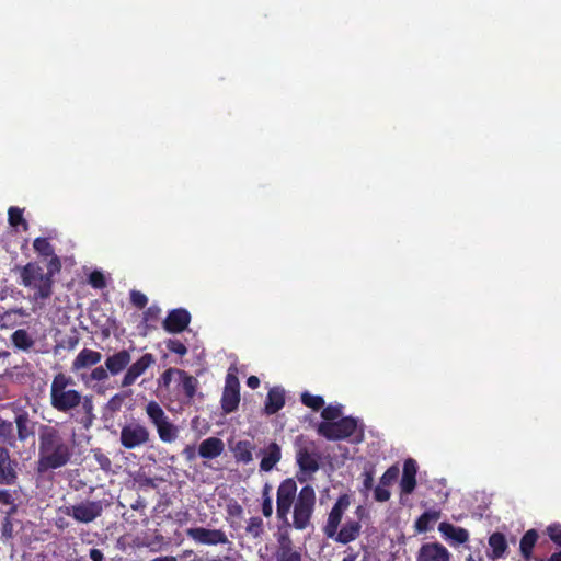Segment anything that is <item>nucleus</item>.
I'll return each instance as SVG.
<instances>
[{
    "label": "nucleus",
    "mask_w": 561,
    "mask_h": 561,
    "mask_svg": "<svg viewBox=\"0 0 561 561\" xmlns=\"http://www.w3.org/2000/svg\"><path fill=\"white\" fill-rule=\"evenodd\" d=\"M182 454L187 461H193L196 458V448L194 445H186Z\"/></svg>",
    "instance_id": "obj_56"
},
{
    "label": "nucleus",
    "mask_w": 561,
    "mask_h": 561,
    "mask_svg": "<svg viewBox=\"0 0 561 561\" xmlns=\"http://www.w3.org/2000/svg\"><path fill=\"white\" fill-rule=\"evenodd\" d=\"M80 405H82L85 417L89 420V422H92V420L94 419V404L92 396H82V401Z\"/></svg>",
    "instance_id": "obj_48"
},
{
    "label": "nucleus",
    "mask_w": 561,
    "mask_h": 561,
    "mask_svg": "<svg viewBox=\"0 0 561 561\" xmlns=\"http://www.w3.org/2000/svg\"><path fill=\"white\" fill-rule=\"evenodd\" d=\"M180 387L184 393V402L190 404L198 389V380L185 370L179 373Z\"/></svg>",
    "instance_id": "obj_25"
},
{
    "label": "nucleus",
    "mask_w": 561,
    "mask_h": 561,
    "mask_svg": "<svg viewBox=\"0 0 561 561\" xmlns=\"http://www.w3.org/2000/svg\"><path fill=\"white\" fill-rule=\"evenodd\" d=\"M285 405V391L279 387L272 388L266 397L264 411L267 415L277 413Z\"/></svg>",
    "instance_id": "obj_23"
},
{
    "label": "nucleus",
    "mask_w": 561,
    "mask_h": 561,
    "mask_svg": "<svg viewBox=\"0 0 561 561\" xmlns=\"http://www.w3.org/2000/svg\"><path fill=\"white\" fill-rule=\"evenodd\" d=\"M12 345L23 352H30L34 346L35 340L25 329L15 330L10 336Z\"/></svg>",
    "instance_id": "obj_30"
},
{
    "label": "nucleus",
    "mask_w": 561,
    "mask_h": 561,
    "mask_svg": "<svg viewBox=\"0 0 561 561\" xmlns=\"http://www.w3.org/2000/svg\"><path fill=\"white\" fill-rule=\"evenodd\" d=\"M130 362V351L124 348L108 355L104 365L94 367L88 375L81 374L80 378L84 385H90L91 382H105L110 376H117L124 370L126 371Z\"/></svg>",
    "instance_id": "obj_4"
},
{
    "label": "nucleus",
    "mask_w": 561,
    "mask_h": 561,
    "mask_svg": "<svg viewBox=\"0 0 561 561\" xmlns=\"http://www.w3.org/2000/svg\"><path fill=\"white\" fill-rule=\"evenodd\" d=\"M247 533L250 534L254 538L261 537L263 534V520L261 517H251L248 522Z\"/></svg>",
    "instance_id": "obj_39"
},
{
    "label": "nucleus",
    "mask_w": 561,
    "mask_h": 561,
    "mask_svg": "<svg viewBox=\"0 0 561 561\" xmlns=\"http://www.w3.org/2000/svg\"><path fill=\"white\" fill-rule=\"evenodd\" d=\"M33 248L39 256L49 257V260L53 257H59L58 255H56L54 247L51 245V243L48 241L47 238H44V237L36 238L33 241Z\"/></svg>",
    "instance_id": "obj_34"
},
{
    "label": "nucleus",
    "mask_w": 561,
    "mask_h": 561,
    "mask_svg": "<svg viewBox=\"0 0 561 561\" xmlns=\"http://www.w3.org/2000/svg\"><path fill=\"white\" fill-rule=\"evenodd\" d=\"M247 386L251 389H256L260 386V379L256 376H250L247 379Z\"/></svg>",
    "instance_id": "obj_58"
},
{
    "label": "nucleus",
    "mask_w": 561,
    "mask_h": 561,
    "mask_svg": "<svg viewBox=\"0 0 561 561\" xmlns=\"http://www.w3.org/2000/svg\"><path fill=\"white\" fill-rule=\"evenodd\" d=\"M362 533V524L359 520L348 519L342 527L332 530L325 537L333 539L337 543L347 545L355 541Z\"/></svg>",
    "instance_id": "obj_15"
},
{
    "label": "nucleus",
    "mask_w": 561,
    "mask_h": 561,
    "mask_svg": "<svg viewBox=\"0 0 561 561\" xmlns=\"http://www.w3.org/2000/svg\"><path fill=\"white\" fill-rule=\"evenodd\" d=\"M73 385V378L65 373H58L54 376L50 385L49 400L50 405L56 411L68 413L81 404V392L76 389L68 388Z\"/></svg>",
    "instance_id": "obj_3"
},
{
    "label": "nucleus",
    "mask_w": 561,
    "mask_h": 561,
    "mask_svg": "<svg viewBox=\"0 0 561 561\" xmlns=\"http://www.w3.org/2000/svg\"><path fill=\"white\" fill-rule=\"evenodd\" d=\"M130 302L138 309H144L148 304L147 296L136 289H133L130 291Z\"/></svg>",
    "instance_id": "obj_46"
},
{
    "label": "nucleus",
    "mask_w": 561,
    "mask_h": 561,
    "mask_svg": "<svg viewBox=\"0 0 561 561\" xmlns=\"http://www.w3.org/2000/svg\"><path fill=\"white\" fill-rule=\"evenodd\" d=\"M390 491L387 489V486L380 483L374 490V499L377 502H387L390 499Z\"/></svg>",
    "instance_id": "obj_53"
},
{
    "label": "nucleus",
    "mask_w": 561,
    "mask_h": 561,
    "mask_svg": "<svg viewBox=\"0 0 561 561\" xmlns=\"http://www.w3.org/2000/svg\"><path fill=\"white\" fill-rule=\"evenodd\" d=\"M451 553L439 542H426L421 546L416 561H450Z\"/></svg>",
    "instance_id": "obj_17"
},
{
    "label": "nucleus",
    "mask_w": 561,
    "mask_h": 561,
    "mask_svg": "<svg viewBox=\"0 0 561 561\" xmlns=\"http://www.w3.org/2000/svg\"><path fill=\"white\" fill-rule=\"evenodd\" d=\"M151 561H178L173 556H163L152 559Z\"/></svg>",
    "instance_id": "obj_60"
},
{
    "label": "nucleus",
    "mask_w": 561,
    "mask_h": 561,
    "mask_svg": "<svg viewBox=\"0 0 561 561\" xmlns=\"http://www.w3.org/2000/svg\"><path fill=\"white\" fill-rule=\"evenodd\" d=\"M165 346L168 351L179 356H184L187 354V347L180 340L169 339L165 341Z\"/></svg>",
    "instance_id": "obj_44"
},
{
    "label": "nucleus",
    "mask_w": 561,
    "mask_h": 561,
    "mask_svg": "<svg viewBox=\"0 0 561 561\" xmlns=\"http://www.w3.org/2000/svg\"><path fill=\"white\" fill-rule=\"evenodd\" d=\"M357 553H350L348 556L344 557L342 561H356Z\"/></svg>",
    "instance_id": "obj_62"
},
{
    "label": "nucleus",
    "mask_w": 561,
    "mask_h": 561,
    "mask_svg": "<svg viewBox=\"0 0 561 561\" xmlns=\"http://www.w3.org/2000/svg\"><path fill=\"white\" fill-rule=\"evenodd\" d=\"M224 391H232V392H240V382L238 377L232 374L228 373L225 379V387Z\"/></svg>",
    "instance_id": "obj_49"
},
{
    "label": "nucleus",
    "mask_w": 561,
    "mask_h": 561,
    "mask_svg": "<svg viewBox=\"0 0 561 561\" xmlns=\"http://www.w3.org/2000/svg\"><path fill=\"white\" fill-rule=\"evenodd\" d=\"M489 546L491 548L490 558L493 560L504 558L508 548L506 537L499 531L489 537Z\"/></svg>",
    "instance_id": "obj_28"
},
{
    "label": "nucleus",
    "mask_w": 561,
    "mask_h": 561,
    "mask_svg": "<svg viewBox=\"0 0 561 561\" xmlns=\"http://www.w3.org/2000/svg\"><path fill=\"white\" fill-rule=\"evenodd\" d=\"M145 410L156 427L160 440L168 444L173 443L179 436V427L170 421L161 405L152 400L147 403Z\"/></svg>",
    "instance_id": "obj_6"
},
{
    "label": "nucleus",
    "mask_w": 561,
    "mask_h": 561,
    "mask_svg": "<svg viewBox=\"0 0 561 561\" xmlns=\"http://www.w3.org/2000/svg\"><path fill=\"white\" fill-rule=\"evenodd\" d=\"M8 215H9V218H8L9 224L12 227L23 226V229L27 230V227H28L27 221L23 218V213L20 208L10 207Z\"/></svg>",
    "instance_id": "obj_37"
},
{
    "label": "nucleus",
    "mask_w": 561,
    "mask_h": 561,
    "mask_svg": "<svg viewBox=\"0 0 561 561\" xmlns=\"http://www.w3.org/2000/svg\"><path fill=\"white\" fill-rule=\"evenodd\" d=\"M182 371V369L178 368H168L165 369L161 376L158 379V387L160 389H169L170 385L172 382V378L174 375L179 376V373Z\"/></svg>",
    "instance_id": "obj_40"
},
{
    "label": "nucleus",
    "mask_w": 561,
    "mask_h": 561,
    "mask_svg": "<svg viewBox=\"0 0 561 561\" xmlns=\"http://www.w3.org/2000/svg\"><path fill=\"white\" fill-rule=\"evenodd\" d=\"M351 504V497L348 494H342L337 497L333 507L331 508L327 523L324 524L322 531L327 536L334 529H337L341 525L342 518Z\"/></svg>",
    "instance_id": "obj_14"
},
{
    "label": "nucleus",
    "mask_w": 561,
    "mask_h": 561,
    "mask_svg": "<svg viewBox=\"0 0 561 561\" xmlns=\"http://www.w3.org/2000/svg\"><path fill=\"white\" fill-rule=\"evenodd\" d=\"M296 462L301 473L311 476L320 469L321 456L313 440L302 435L295 439Z\"/></svg>",
    "instance_id": "obj_5"
},
{
    "label": "nucleus",
    "mask_w": 561,
    "mask_h": 561,
    "mask_svg": "<svg viewBox=\"0 0 561 561\" xmlns=\"http://www.w3.org/2000/svg\"><path fill=\"white\" fill-rule=\"evenodd\" d=\"M0 444L15 445L13 423L3 419H0Z\"/></svg>",
    "instance_id": "obj_35"
},
{
    "label": "nucleus",
    "mask_w": 561,
    "mask_h": 561,
    "mask_svg": "<svg viewBox=\"0 0 561 561\" xmlns=\"http://www.w3.org/2000/svg\"><path fill=\"white\" fill-rule=\"evenodd\" d=\"M227 514L231 517L240 518L243 514V508L241 504L238 503L234 499H230L227 503Z\"/></svg>",
    "instance_id": "obj_51"
},
{
    "label": "nucleus",
    "mask_w": 561,
    "mask_h": 561,
    "mask_svg": "<svg viewBox=\"0 0 561 561\" xmlns=\"http://www.w3.org/2000/svg\"><path fill=\"white\" fill-rule=\"evenodd\" d=\"M547 561H561V551L553 552Z\"/></svg>",
    "instance_id": "obj_61"
},
{
    "label": "nucleus",
    "mask_w": 561,
    "mask_h": 561,
    "mask_svg": "<svg viewBox=\"0 0 561 561\" xmlns=\"http://www.w3.org/2000/svg\"><path fill=\"white\" fill-rule=\"evenodd\" d=\"M94 459L100 466V468L106 472L111 471L112 469V461L111 459L103 454L102 451L98 450L94 453Z\"/></svg>",
    "instance_id": "obj_52"
},
{
    "label": "nucleus",
    "mask_w": 561,
    "mask_h": 561,
    "mask_svg": "<svg viewBox=\"0 0 561 561\" xmlns=\"http://www.w3.org/2000/svg\"><path fill=\"white\" fill-rule=\"evenodd\" d=\"M438 530L446 539H450L455 545H462L469 540V533L467 529L454 526L447 522L440 523Z\"/></svg>",
    "instance_id": "obj_22"
},
{
    "label": "nucleus",
    "mask_w": 561,
    "mask_h": 561,
    "mask_svg": "<svg viewBox=\"0 0 561 561\" xmlns=\"http://www.w3.org/2000/svg\"><path fill=\"white\" fill-rule=\"evenodd\" d=\"M358 428V422L352 416L342 417L335 422H321L317 427L319 435L328 440H343L353 436Z\"/></svg>",
    "instance_id": "obj_8"
},
{
    "label": "nucleus",
    "mask_w": 561,
    "mask_h": 561,
    "mask_svg": "<svg viewBox=\"0 0 561 561\" xmlns=\"http://www.w3.org/2000/svg\"><path fill=\"white\" fill-rule=\"evenodd\" d=\"M363 436H364V433H363V430H360L358 436L356 437V439L354 442L355 443L362 442L363 440Z\"/></svg>",
    "instance_id": "obj_63"
},
{
    "label": "nucleus",
    "mask_w": 561,
    "mask_h": 561,
    "mask_svg": "<svg viewBox=\"0 0 561 561\" xmlns=\"http://www.w3.org/2000/svg\"><path fill=\"white\" fill-rule=\"evenodd\" d=\"M60 257H53L47 263V272L37 262H28L24 266H16L21 284L33 288L35 300H46L53 295L54 276L61 271Z\"/></svg>",
    "instance_id": "obj_2"
},
{
    "label": "nucleus",
    "mask_w": 561,
    "mask_h": 561,
    "mask_svg": "<svg viewBox=\"0 0 561 561\" xmlns=\"http://www.w3.org/2000/svg\"><path fill=\"white\" fill-rule=\"evenodd\" d=\"M102 360V354L98 351L84 347L72 360L71 370L78 373L84 368L98 365Z\"/></svg>",
    "instance_id": "obj_19"
},
{
    "label": "nucleus",
    "mask_w": 561,
    "mask_h": 561,
    "mask_svg": "<svg viewBox=\"0 0 561 561\" xmlns=\"http://www.w3.org/2000/svg\"><path fill=\"white\" fill-rule=\"evenodd\" d=\"M342 414L341 405H328L322 408L321 416L324 422H335Z\"/></svg>",
    "instance_id": "obj_41"
},
{
    "label": "nucleus",
    "mask_w": 561,
    "mask_h": 561,
    "mask_svg": "<svg viewBox=\"0 0 561 561\" xmlns=\"http://www.w3.org/2000/svg\"><path fill=\"white\" fill-rule=\"evenodd\" d=\"M547 535L557 545L561 547V524H551L547 527Z\"/></svg>",
    "instance_id": "obj_50"
},
{
    "label": "nucleus",
    "mask_w": 561,
    "mask_h": 561,
    "mask_svg": "<svg viewBox=\"0 0 561 561\" xmlns=\"http://www.w3.org/2000/svg\"><path fill=\"white\" fill-rule=\"evenodd\" d=\"M316 505V492L311 485H305L299 491L294 504L293 526L298 530L306 529L312 517Z\"/></svg>",
    "instance_id": "obj_7"
},
{
    "label": "nucleus",
    "mask_w": 561,
    "mask_h": 561,
    "mask_svg": "<svg viewBox=\"0 0 561 561\" xmlns=\"http://www.w3.org/2000/svg\"><path fill=\"white\" fill-rule=\"evenodd\" d=\"M297 494V483L288 478L280 482L276 492V516L278 520L288 525V514Z\"/></svg>",
    "instance_id": "obj_9"
},
{
    "label": "nucleus",
    "mask_w": 561,
    "mask_h": 561,
    "mask_svg": "<svg viewBox=\"0 0 561 561\" xmlns=\"http://www.w3.org/2000/svg\"><path fill=\"white\" fill-rule=\"evenodd\" d=\"M72 457V447L64 439L59 430L41 425L38 431L37 471L44 473L66 466Z\"/></svg>",
    "instance_id": "obj_1"
},
{
    "label": "nucleus",
    "mask_w": 561,
    "mask_h": 561,
    "mask_svg": "<svg viewBox=\"0 0 561 561\" xmlns=\"http://www.w3.org/2000/svg\"><path fill=\"white\" fill-rule=\"evenodd\" d=\"M18 462L10 457L5 447H0V484L14 485L18 482Z\"/></svg>",
    "instance_id": "obj_18"
},
{
    "label": "nucleus",
    "mask_w": 561,
    "mask_h": 561,
    "mask_svg": "<svg viewBox=\"0 0 561 561\" xmlns=\"http://www.w3.org/2000/svg\"><path fill=\"white\" fill-rule=\"evenodd\" d=\"M400 470L397 465L389 467L380 478V484L385 486L391 485L399 477Z\"/></svg>",
    "instance_id": "obj_42"
},
{
    "label": "nucleus",
    "mask_w": 561,
    "mask_h": 561,
    "mask_svg": "<svg viewBox=\"0 0 561 561\" xmlns=\"http://www.w3.org/2000/svg\"><path fill=\"white\" fill-rule=\"evenodd\" d=\"M300 401L304 405L312 409L313 411H319L324 407V399L321 396L311 394L308 391L301 393Z\"/></svg>",
    "instance_id": "obj_36"
},
{
    "label": "nucleus",
    "mask_w": 561,
    "mask_h": 561,
    "mask_svg": "<svg viewBox=\"0 0 561 561\" xmlns=\"http://www.w3.org/2000/svg\"><path fill=\"white\" fill-rule=\"evenodd\" d=\"M187 536L197 543L215 546L227 543L228 538L221 529H207L204 527L188 528Z\"/></svg>",
    "instance_id": "obj_13"
},
{
    "label": "nucleus",
    "mask_w": 561,
    "mask_h": 561,
    "mask_svg": "<svg viewBox=\"0 0 561 561\" xmlns=\"http://www.w3.org/2000/svg\"><path fill=\"white\" fill-rule=\"evenodd\" d=\"M190 322L191 313L184 308H176L169 311L162 327L168 333L176 334L186 330Z\"/></svg>",
    "instance_id": "obj_16"
},
{
    "label": "nucleus",
    "mask_w": 561,
    "mask_h": 561,
    "mask_svg": "<svg viewBox=\"0 0 561 561\" xmlns=\"http://www.w3.org/2000/svg\"><path fill=\"white\" fill-rule=\"evenodd\" d=\"M220 403L226 414L234 412L240 403V392L222 391Z\"/></svg>",
    "instance_id": "obj_33"
},
{
    "label": "nucleus",
    "mask_w": 561,
    "mask_h": 561,
    "mask_svg": "<svg viewBox=\"0 0 561 561\" xmlns=\"http://www.w3.org/2000/svg\"><path fill=\"white\" fill-rule=\"evenodd\" d=\"M2 536L5 538L13 537V525L9 517H5L2 523Z\"/></svg>",
    "instance_id": "obj_55"
},
{
    "label": "nucleus",
    "mask_w": 561,
    "mask_h": 561,
    "mask_svg": "<svg viewBox=\"0 0 561 561\" xmlns=\"http://www.w3.org/2000/svg\"><path fill=\"white\" fill-rule=\"evenodd\" d=\"M121 407V399L118 398V396H114L110 401H108V408L113 411L115 410H118Z\"/></svg>",
    "instance_id": "obj_59"
},
{
    "label": "nucleus",
    "mask_w": 561,
    "mask_h": 561,
    "mask_svg": "<svg viewBox=\"0 0 561 561\" xmlns=\"http://www.w3.org/2000/svg\"><path fill=\"white\" fill-rule=\"evenodd\" d=\"M16 494L15 491H10L5 489H0V504L2 505H11V510L9 514H12L16 511V505L14 504Z\"/></svg>",
    "instance_id": "obj_43"
},
{
    "label": "nucleus",
    "mask_w": 561,
    "mask_h": 561,
    "mask_svg": "<svg viewBox=\"0 0 561 561\" xmlns=\"http://www.w3.org/2000/svg\"><path fill=\"white\" fill-rule=\"evenodd\" d=\"M440 517V512L438 511H426L424 512L415 522V530L417 533H426L432 526L431 524L438 520Z\"/></svg>",
    "instance_id": "obj_32"
},
{
    "label": "nucleus",
    "mask_w": 561,
    "mask_h": 561,
    "mask_svg": "<svg viewBox=\"0 0 561 561\" xmlns=\"http://www.w3.org/2000/svg\"><path fill=\"white\" fill-rule=\"evenodd\" d=\"M537 540L538 533L536 529H528L520 538L519 550L525 560H529L531 558Z\"/></svg>",
    "instance_id": "obj_31"
},
{
    "label": "nucleus",
    "mask_w": 561,
    "mask_h": 561,
    "mask_svg": "<svg viewBox=\"0 0 561 561\" xmlns=\"http://www.w3.org/2000/svg\"><path fill=\"white\" fill-rule=\"evenodd\" d=\"M362 561H370V559L367 556H364Z\"/></svg>",
    "instance_id": "obj_64"
},
{
    "label": "nucleus",
    "mask_w": 561,
    "mask_h": 561,
    "mask_svg": "<svg viewBox=\"0 0 561 561\" xmlns=\"http://www.w3.org/2000/svg\"><path fill=\"white\" fill-rule=\"evenodd\" d=\"M89 557L92 561H104V554L100 549L93 548L89 552Z\"/></svg>",
    "instance_id": "obj_57"
},
{
    "label": "nucleus",
    "mask_w": 561,
    "mask_h": 561,
    "mask_svg": "<svg viewBox=\"0 0 561 561\" xmlns=\"http://www.w3.org/2000/svg\"><path fill=\"white\" fill-rule=\"evenodd\" d=\"M270 492L271 486L268 484H265L262 491V514L265 517H271L273 514V501Z\"/></svg>",
    "instance_id": "obj_38"
},
{
    "label": "nucleus",
    "mask_w": 561,
    "mask_h": 561,
    "mask_svg": "<svg viewBox=\"0 0 561 561\" xmlns=\"http://www.w3.org/2000/svg\"><path fill=\"white\" fill-rule=\"evenodd\" d=\"M225 449L224 442L218 437H208L198 446V455L204 459H215L219 457Z\"/></svg>",
    "instance_id": "obj_21"
},
{
    "label": "nucleus",
    "mask_w": 561,
    "mask_h": 561,
    "mask_svg": "<svg viewBox=\"0 0 561 561\" xmlns=\"http://www.w3.org/2000/svg\"><path fill=\"white\" fill-rule=\"evenodd\" d=\"M103 510L102 501L88 500L76 505L66 506L62 508V512L79 523L89 524L100 517Z\"/></svg>",
    "instance_id": "obj_11"
},
{
    "label": "nucleus",
    "mask_w": 561,
    "mask_h": 561,
    "mask_svg": "<svg viewBox=\"0 0 561 561\" xmlns=\"http://www.w3.org/2000/svg\"><path fill=\"white\" fill-rule=\"evenodd\" d=\"M253 450L254 444L250 440H239L232 447L236 461L243 465H248L253 460Z\"/></svg>",
    "instance_id": "obj_27"
},
{
    "label": "nucleus",
    "mask_w": 561,
    "mask_h": 561,
    "mask_svg": "<svg viewBox=\"0 0 561 561\" xmlns=\"http://www.w3.org/2000/svg\"><path fill=\"white\" fill-rule=\"evenodd\" d=\"M363 488L364 490L368 491L373 488L374 484V471L373 470H366L363 473Z\"/></svg>",
    "instance_id": "obj_54"
},
{
    "label": "nucleus",
    "mask_w": 561,
    "mask_h": 561,
    "mask_svg": "<svg viewBox=\"0 0 561 561\" xmlns=\"http://www.w3.org/2000/svg\"><path fill=\"white\" fill-rule=\"evenodd\" d=\"M150 440L149 430L138 421L125 424L121 430L119 443L126 449L146 445Z\"/></svg>",
    "instance_id": "obj_10"
},
{
    "label": "nucleus",
    "mask_w": 561,
    "mask_h": 561,
    "mask_svg": "<svg viewBox=\"0 0 561 561\" xmlns=\"http://www.w3.org/2000/svg\"><path fill=\"white\" fill-rule=\"evenodd\" d=\"M89 284L96 289H103L106 287V279L101 271H93L89 275Z\"/></svg>",
    "instance_id": "obj_45"
},
{
    "label": "nucleus",
    "mask_w": 561,
    "mask_h": 561,
    "mask_svg": "<svg viewBox=\"0 0 561 561\" xmlns=\"http://www.w3.org/2000/svg\"><path fill=\"white\" fill-rule=\"evenodd\" d=\"M280 457L282 451L279 445L274 442L271 443L260 462V469L265 472L271 471L280 460Z\"/></svg>",
    "instance_id": "obj_29"
},
{
    "label": "nucleus",
    "mask_w": 561,
    "mask_h": 561,
    "mask_svg": "<svg viewBox=\"0 0 561 561\" xmlns=\"http://www.w3.org/2000/svg\"><path fill=\"white\" fill-rule=\"evenodd\" d=\"M156 364V358L151 353H145L141 355L136 362L129 364L127 370L125 371L122 380L121 387L128 388L133 386L137 379L142 376L146 370Z\"/></svg>",
    "instance_id": "obj_12"
},
{
    "label": "nucleus",
    "mask_w": 561,
    "mask_h": 561,
    "mask_svg": "<svg viewBox=\"0 0 561 561\" xmlns=\"http://www.w3.org/2000/svg\"><path fill=\"white\" fill-rule=\"evenodd\" d=\"M161 316V308L152 305L144 312V321L146 323H156Z\"/></svg>",
    "instance_id": "obj_47"
},
{
    "label": "nucleus",
    "mask_w": 561,
    "mask_h": 561,
    "mask_svg": "<svg viewBox=\"0 0 561 561\" xmlns=\"http://www.w3.org/2000/svg\"><path fill=\"white\" fill-rule=\"evenodd\" d=\"M14 422L16 424L19 440L25 442L30 436L34 435V423L31 422L30 415L26 411L18 413Z\"/></svg>",
    "instance_id": "obj_26"
},
{
    "label": "nucleus",
    "mask_w": 561,
    "mask_h": 561,
    "mask_svg": "<svg viewBox=\"0 0 561 561\" xmlns=\"http://www.w3.org/2000/svg\"><path fill=\"white\" fill-rule=\"evenodd\" d=\"M417 463L414 459L409 458L403 463V472L400 481V490L402 494H411L416 486Z\"/></svg>",
    "instance_id": "obj_20"
},
{
    "label": "nucleus",
    "mask_w": 561,
    "mask_h": 561,
    "mask_svg": "<svg viewBox=\"0 0 561 561\" xmlns=\"http://www.w3.org/2000/svg\"><path fill=\"white\" fill-rule=\"evenodd\" d=\"M279 548L276 551V561H302L301 552L294 549L293 542L289 538L283 537L279 540Z\"/></svg>",
    "instance_id": "obj_24"
}]
</instances>
